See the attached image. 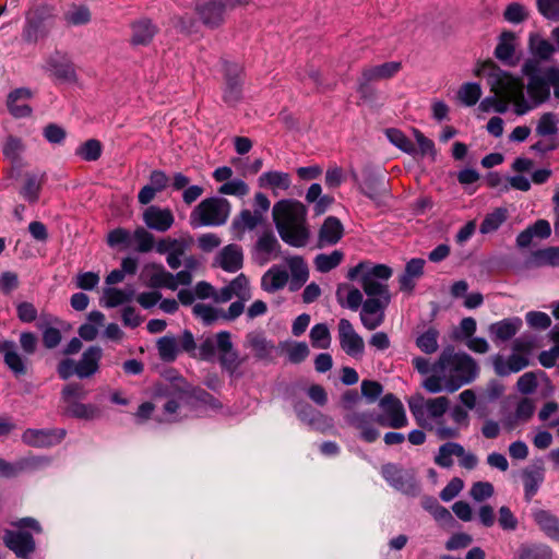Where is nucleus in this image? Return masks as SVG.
Masks as SVG:
<instances>
[{
	"mask_svg": "<svg viewBox=\"0 0 559 559\" xmlns=\"http://www.w3.org/2000/svg\"><path fill=\"white\" fill-rule=\"evenodd\" d=\"M477 370L478 366L473 357L447 348L432 365L431 374L424 381V386L431 393L440 392L442 389L454 392L473 381Z\"/></svg>",
	"mask_w": 559,
	"mask_h": 559,
	"instance_id": "f257e3e1",
	"label": "nucleus"
},
{
	"mask_svg": "<svg viewBox=\"0 0 559 559\" xmlns=\"http://www.w3.org/2000/svg\"><path fill=\"white\" fill-rule=\"evenodd\" d=\"M272 215L283 241L297 248L308 243L307 209L301 202L281 200L274 204Z\"/></svg>",
	"mask_w": 559,
	"mask_h": 559,
	"instance_id": "f03ea898",
	"label": "nucleus"
},
{
	"mask_svg": "<svg viewBox=\"0 0 559 559\" xmlns=\"http://www.w3.org/2000/svg\"><path fill=\"white\" fill-rule=\"evenodd\" d=\"M489 67L490 91L497 95L493 109L497 112H504L509 103H513L514 112L522 116L532 109V105L524 96V84L521 80L497 68L491 61L485 62L483 68Z\"/></svg>",
	"mask_w": 559,
	"mask_h": 559,
	"instance_id": "7ed1b4c3",
	"label": "nucleus"
},
{
	"mask_svg": "<svg viewBox=\"0 0 559 559\" xmlns=\"http://www.w3.org/2000/svg\"><path fill=\"white\" fill-rule=\"evenodd\" d=\"M393 271L385 264L359 263L348 272L350 280L360 276V285L368 297L391 296L386 281Z\"/></svg>",
	"mask_w": 559,
	"mask_h": 559,
	"instance_id": "20e7f679",
	"label": "nucleus"
},
{
	"mask_svg": "<svg viewBox=\"0 0 559 559\" xmlns=\"http://www.w3.org/2000/svg\"><path fill=\"white\" fill-rule=\"evenodd\" d=\"M230 203L222 198H209L201 201L192 211L190 221L194 227L219 226L227 222Z\"/></svg>",
	"mask_w": 559,
	"mask_h": 559,
	"instance_id": "39448f33",
	"label": "nucleus"
},
{
	"mask_svg": "<svg viewBox=\"0 0 559 559\" xmlns=\"http://www.w3.org/2000/svg\"><path fill=\"white\" fill-rule=\"evenodd\" d=\"M223 100L234 107L242 99V68L234 62L223 61Z\"/></svg>",
	"mask_w": 559,
	"mask_h": 559,
	"instance_id": "423d86ee",
	"label": "nucleus"
},
{
	"mask_svg": "<svg viewBox=\"0 0 559 559\" xmlns=\"http://www.w3.org/2000/svg\"><path fill=\"white\" fill-rule=\"evenodd\" d=\"M379 406L381 414L377 416V423L383 427L402 428L406 426L407 418L402 402L393 394L384 395Z\"/></svg>",
	"mask_w": 559,
	"mask_h": 559,
	"instance_id": "0eeeda50",
	"label": "nucleus"
},
{
	"mask_svg": "<svg viewBox=\"0 0 559 559\" xmlns=\"http://www.w3.org/2000/svg\"><path fill=\"white\" fill-rule=\"evenodd\" d=\"M391 301V296L385 297H368L364 301L360 311V321L362 325L373 331L379 328L385 318L384 311Z\"/></svg>",
	"mask_w": 559,
	"mask_h": 559,
	"instance_id": "6e6552de",
	"label": "nucleus"
},
{
	"mask_svg": "<svg viewBox=\"0 0 559 559\" xmlns=\"http://www.w3.org/2000/svg\"><path fill=\"white\" fill-rule=\"evenodd\" d=\"M338 340L341 348L352 357H361L365 350L362 337L355 331L353 324L347 319L338 321Z\"/></svg>",
	"mask_w": 559,
	"mask_h": 559,
	"instance_id": "1a4fd4ad",
	"label": "nucleus"
},
{
	"mask_svg": "<svg viewBox=\"0 0 559 559\" xmlns=\"http://www.w3.org/2000/svg\"><path fill=\"white\" fill-rule=\"evenodd\" d=\"M195 14L202 24L211 29L225 23V3L222 0H206L195 5Z\"/></svg>",
	"mask_w": 559,
	"mask_h": 559,
	"instance_id": "9d476101",
	"label": "nucleus"
},
{
	"mask_svg": "<svg viewBox=\"0 0 559 559\" xmlns=\"http://www.w3.org/2000/svg\"><path fill=\"white\" fill-rule=\"evenodd\" d=\"M142 219L147 228L159 233L167 231L175 223V216L171 210L157 205L147 206L143 211Z\"/></svg>",
	"mask_w": 559,
	"mask_h": 559,
	"instance_id": "9b49d317",
	"label": "nucleus"
},
{
	"mask_svg": "<svg viewBox=\"0 0 559 559\" xmlns=\"http://www.w3.org/2000/svg\"><path fill=\"white\" fill-rule=\"evenodd\" d=\"M63 429H32L22 433V441L35 448H45L58 444L64 438Z\"/></svg>",
	"mask_w": 559,
	"mask_h": 559,
	"instance_id": "f8f14e48",
	"label": "nucleus"
},
{
	"mask_svg": "<svg viewBox=\"0 0 559 559\" xmlns=\"http://www.w3.org/2000/svg\"><path fill=\"white\" fill-rule=\"evenodd\" d=\"M4 545L17 557L27 559L35 551V542L29 533L22 531H5Z\"/></svg>",
	"mask_w": 559,
	"mask_h": 559,
	"instance_id": "ddd939ff",
	"label": "nucleus"
},
{
	"mask_svg": "<svg viewBox=\"0 0 559 559\" xmlns=\"http://www.w3.org/2000/svg\"><path fill=\"white\" fill-rule=\"evenodd\" d=\"M346 423L360 431L361 438L367 442H373L379 437L377 429L372 427L377 417L371 413L349 412L345 415Z\"/></svg>",
	"mask_w": 559,
	"mask_h": 559,
	"instance_id": "4468645a",
	"label": "nucleus"
},
{
	"mask_svg": "<svg viewBox=\"0 0 559 559\" xmlns=\"http://www.w3.org/2000/svg\"><path fill=\"white\" fill-rule=\"evenodd\" d=\"M103 349L99 346H90L76 361V376L81 379L90 378L99 370Z\"/></svg>",
	"mask_w": 559,
	"mask_h": 559,
	"instance_id": "2eb2a0df",
	"label": "nucleus"
},
{
	"mask_svg": "<svg viewBox=\"0 0 559 559\" xmlns=\"http://www.w3.org/2000/svg\"><path fill=\"white\" fill-rule=\"evenodd\" d=\"M382 474L391 485L404 492H409L415 487V473L413 472L388 464L383 466Z\"/></svg>",
	"mask_w": 559,
	"mask_h": 559,
	"instance_id": "dca6fc26",
	"label": "nucleus"
},
{
	"mask_svg": "<svg viewBox=\"0 0 559 559\" xmlns=\"http://www.w3.org/2000/svg\"><path fill=\"white\" fill-rule=\"evenodd\" d=\"M166 395L174 396L179 400H189L192 396L204 402H210L212 400L211 395L203 391H197L179 374L170 378V385L167 389Z\"/></svg>",
	"mask_w": 559,
	"mask_h": 559,
	"instance_id": "f3484780",
	"label": "nucleus"
},
{
	"mask_svg": "<svg viewBox=\"0 0 559 559\" xmlns=\"http://www.w3.org/2000/svg\"><path fill=\"white\" fill-rule=\"evenodd\" d=\"M219 267L229 273H235L242 267L243 253L240 246L230 243L225 246L216 257Z\"/></svg>",
	"mask_w": 559,
	"mask_h": 559,
	"instance_id": "a211bd4d",
	"label": "nucleus"
},
{
	"mask_svg": "<svg viewBox=\"0 0 559 559\" xmlns=\"http://www.w3.org/2000/svg\"><path fill=\"white\" fill-rule=\"evenodd\" d=\"M344 228L341 221L334 216L324 219L319 229L318 247L323 248L337 243L343 237Z\"/></svg>",
	"mask_w": 559,
	"mask_h": 559,
	"instance_id": "6ab92c4d",
	"label": "nucleus"
},
{
	"mask_svg": "<svg viewBox=\"0 0 559 559\" xmlns=\"http://www.w3.org/2000/svg\"><path fill=\"white\" fill-rule=\"evenodd\" d=\"M528 365L530 358L515 352H512L507 359L500 355L493 358L495 371L500 377L508 376L510 372H519Z\"/></svg>",
	"mask_w": 559,
	"mask_h": 559,
	"instance_id": "aec40b11",
	"label": "nucleus"
},
{
	"mask_svg": "<svg viewBox=\"0 0 559 559\" xmlns=\"http://www.w3.org/2000/svg\"><path fill=\"white\" fill-rule=\"evenodd\" d=\"M258 183L260 188L269 189L274 194H277V191H286L292 186V178L288 173L270 170L263 173L259 179Z\"/></svg>",
	"mask_w": 559,
	"mask_h": 559,
	"instance_id": "412c9836",
	"label": "nucleus"
},
{
	"mask_svg": "<svg viewBox=\"0 0 559 559\" xmlns=\"http://www.w3.org/2000/svg\"><path fill=\"white\" fill-rule=\"evenodd\" d=\"M288 272L278 266L273 265L261 277V288L266 293H275L283 289L288 283Z\"/></svg>",
	"mask_w": 559,
	"mask_h": 559,
	"instance_id": "4be33fe9",
	"label": "nucleus"
},
{
	"mask_svg": "<svg viewBox=\"0 0 559 559\" xmlns=\"http://www.w3.org/2000/svg\"><path fill=\"white\" fill-rule=\"evenodd\" d=\"M48 71L61 82L73 83L76 73L73 63L64 57H52L48 61Z\"/></svg>",
	"mask_w": 559,
	"mask_h": 559,
	"instance_id": "5701e85b",
	"label": "nucleus"
},
{
	"mask_svg": "<svg viewBox=\"0 0 559 559\" xmlns=\"http://www.w3.org/2000/svg\"><path fill=\"white\" fill-rule=\"evenodd\" d=\"M32 96V93L27 88H17L13 92H11L8 96L7 105L9 111L15 117V118H22L27 117L31 115V107L25 103L27 99H29Z\"/></svg>",
	"mask_w": 559,
	"mask_h": 559,
	"instance_id": "b1692460",
	"label": "nucleus"
},
{
	"mask_svg": "<svg viewBox=\"0 0 559 559\" xmlns=\"http://www.w3.org/2000/svg\"><path fill=\"white\" fill-rule=\"evenodd\" d=\"M246 346L251 348L259 359H269L274 350V344L262 332H250L246 335Z\"/></svg>",
	"mask_w": 559,
	"mask_h": 559,
	"instance_id": "393cba45",
	"label": "nucleus"
},
{
	"mask_svg": "<svg viewBox=\"0 0 559 559\" xmlns=\"http://www.w3.org/2000/svg\"><path fill=\"white\" fill-rule=\"evenodd\" d=\"M0 353L3 355L4 364L15 374H24L26 367L21 355L16 352L11 341L0 340Z\"/></svg>",
	"mask_w": 559,
	"mask_h": 559,
	"instance_id": "a878e982",
	"label": "nucleus"
},
{
	"mask_svg": "<svg viewBox=\"0 0 559 559\" xmlns=\"http://www.w3.org/2000/svg\"><path fill=\"white\" fill-rule=\"evenodd\" d=\"M401 70V63L389 61L378 66L367 67L362 70L365 82L388 80Z\"/></svg>",
	"mask_w": 559,
	"mask_h": 559,
	"instance_id": "bb28decb",
	"label": "nucleus"
},
{
	"mask_svg": "<svg viewBox=\"0 0 559 559\" xmlns=\"http://www.w3.org/2000/svg\"><path fill=\"white\" fill-rule=\"evenodd\" d=\"M45 173H26L21 195L29 203L37 202L41 186L45 181Z\"/></svg>",
	"mask_w": 559,
	"mask_h": 559,
	"instance_id": "cd10ccee",
	"label": "nucleus"
},
{
	"mask_svg": "<svg viewBox=\"0 0 559 559\" xmlns=\"http://www.w3.org/2000/svg\"><path fill=\"white\" fill-rule=\"evenodd\" d=\"M255 251L261 259V263L276 258L280 252V243L274 234L271 231L263 233L257 241Z\"/></svg>",
	"mask_w": 559,
	"mask_h": 559,
	"instance_id": "c85d7f7f",
	"label": "nucleus"
},
{
	"mask_svg": "<svg viewBox=\"0 0 559 559\" xmlns=\"http://www.w3.org/2000/svg\"><path fill=\"white\" fill-rule=\"evenodd\" d=\"M145 272L150 274V285L152 287H165L171 290L176 289L175 275L167 272L163 265L152 263L145 266Z\"/></svg>",
	"mask_w": 559,
	"mask_h": 559,
	"instance_id": "c756f323",
	"label": "nucleus"
},
{
	"mask_svg": "<svg viewBox=\"0 0 559 559\" xmlns=\"http://www.w3.org/2000/svg\"><path fill=\"white\" fill-rule=\"evenodd\" d=\"M527 93L531 98L532 108L545 103L550 97V88L546 80L538 75L531 76L527 84Z\"/></svg>",
	"mask_w": 559,
	"mask_h": 559,
	"instance_id": "7c9ffc66",
	"label": "nucleus"
},
{
	"mask_svg": "<svg viewBox=\"0 0 559 559\" xmlns=\"http://www.w3.org/2000/svg\"><path fill=\"white\" fill-rule=\"evenodd\" d=\"M336 298L341 306L352 310H357L364 304L361 292L347 284H340L337 286Z\"/></svg>",
	"mask_w": 559,
	"mask_h": 559,
	"instance_id": "2f4dec72",
	"label": "nucleus"
},
{
	"mask_svg": "<svg viewBox=\"0 0 559 559\" xmlns=\"http://www.w3.org/2000/svg\"><path fill=\"white\" fill-rule=\"evenodd\" d=\"M287 265L292 275L290 289L296 290L307 282L309 276L308 266L300 257L287 259Z\"/></svg>",
	"mask_w": 559,
	"mask_h": 559,
	"instance_id": "473e14b6",
	"label": "nucleus"
},
{
	"mask_svg": "<svg viewBox=\"0 0 559 559\" xmlns=\"http://www.w3.org/2000/svg\"><path fill=\"white\" fill-rule=\"evenodd\" d=\"M262 212L255 210H242L233 221L231 227L237 234H242L246 229L252 230L262 222Z\"/></svg>",
	"mask_w": 559,
	"mask_h": 559,
	"instance_id": "72a5a7b5",
	"label": "nucleus"
},
{
	"mask_svg": "<svg viewBox=\"0 0 559 559\" xmlns=\"http://www.w3.org/2000/svg\"><path fill=\"white\" fill-rule=\"evenodd\" d=\"M527 265L532 267H540L544 265H559V247H549L546 249L532 252Z\"/></svg>",
	"mask_w": 559,
	"mask_h": 559,
	"instance_id": "f704fd0d",
	"label": "nucleus"
},
{
	"mask_svg": "<svg viewBox=\"0 0 559 559\" xmlns=\"http://www.w3.org/2000/svg\"><path fill=\"white\" fill-rule=\"evenodd\" d=\"M281 353L284 354L289 362L299 364L309 356V347L304 342L285 341L280 343Z\"/></svg>",
	"mask_w": 559,
	"mask_h": 559,
	"instance_id": "c9c22d12",
	"label": "nucleus"
},
{
	"mask_svg": "<svg viewBox=\"0 0 559 559\" xmlns=\"http://www.w3.org/2000/svg\"><path fill=\"white\" fill-rule=\"evenodd\" d=\"M156 27L148 20H141L132 25V43L147 45L155 36Z\"/></svg>",
	"mask_w": 559,
	"mask_h": 559,
	"instance_id": "e433bc0d",
	"label": "nucleus"
},
{
	"mask_svg": "<svg viewBox=\"0 0 559 559\" xmlns=\"http://www.w3.org/2000/svg\"><path fill=\"white\" fill-rule=\"evenodd\" d=\"M520 320H502L489 326V331L496 340L506 342L512 338L519 331Z\"/></svg>",
	"mask_w": 559,
	"mask_h": 559,
	"instance_id": "4c0bfd02",
	"label": "nucleus"
},
{
	"mask_svg": "<svg viewBox=\"0 0 559 559\" xmlns=\"http://www.w3.org/2000/svg\"><path fill=\"white\" fill-rule=\"evenodd\" d=\"M515 34L509 31L500 35L499 44L496 47L495 56L504 62H511L515 51Z\"/></svg>",
	"mask_w": 559,
	"mask_h": 559,
	"instance_id": "58836bf2",
	"label": "nucleus"
},
{
	"mask_svg": "<svg viewBox=\"0 0 559 559\" xmlns=\"http://www.w3.org/2000/svg\"><path fill=\"white\" fill-rule=\"evenodd\" d=\"M419 277V260L412 259L407 264L404 274L400 277V288L402 292L412 294L416 287Z\"/></svg>",
	"mask_w": 559,
	"mask_h": 559,
	"instance_id": "ea45409f",
	"label": "nucleus"
},
{
	"mask_svg": "<svg viewBox=\"0 0 559 559\" xmlns=\"http://www.w3.org/2000/svg\"><path fill=\"white\" fill-rule=\"evenodd\" d=\"M534 411L535 404L533 400L528 397L522 399L515 407L514 420H508L506 427L512 429L519 421L528 420L533 416Z\"/></svg>",
	"mask_w": 559,
	"mask_h": 559,
	"instance_id": "a19ab883",
	"label": "nucleus"
},
{
	"mask_svg": "<svg viewBox=\"0 0 559 559\" xmlns=\"http://www.w3.org/2000/svg\"><path fill=\"white\" fill-rule=\"evenodd\" d=\"M102 151V143L96 139H90L75 150V154L85 162H95L100 157Z\"/></svg>",
	"mask_w": 559,
	"mask_h": 559,
	"instance_id": "79ce46f5",
	"label": "nucleus"
},
{
	"mask_svg": "<svg viewBox=\"0 0 559 559\" xmlns=\"http://www.w3.org/2000/svg\"><path fill=\"white\" fill-rule=\"evenodd\" d=\"M343 259V252L340 250H334L329 254L321 253L317 255L314 259V265L319 272L326 273L340 265Z\"/></svg>",
	"mask_w": 559,
	"mask_h": 559,
	"instance_id": "37998d69",
	"label": "nucleus"
},
{
	"mask_svg": "<svg viewBox=\"0 0 559 559\" xmlns=\"http://www.w3.org/2000/svg\"><path fill=\"white\" fill-rule=\"evenodd\" d=\"M230 292L234 297L242 301H248L252 298V293L249 284L248 277L240 273L237 275L229 284Z\"/></svg>",
	"mask_w": 559,
	"mask_h": 559,
	"instance_id": "c03bdc74",
	"label": "nucleus"
},
{
	"mask_svg": "<svg viewBox=\"0 0 559 559\" xmlns=\"http://www.w3.org/2000/svg\"><path fill=\"white\" fill-rule=\"evenodd\" d=\"M132 240L135 243V250L141 253L150 252L155 245V237L144 227H138L132 234Z\"/></svg>",
	"mask_w": 559,
	"mask_h": 559,
	"instance_id": "a18cd8bd",
	"label": "nucleus"
},
{
	"mask_svg": "<svg viewBox=\"0 0 559 559\" xmlns=\"http://www.w3.org/2000/svg\"><path fill=\"white\" fill-rule=\"evenodd\" d=\"M157 349L162 360L174 361L178 355V342L174 336H164L157 341Z\"/></svg>",
	"mask_w": 559,
	"mask_h": 559,
	"instance_id": "49530a36",
	"label": "nucleus"
},
{
	"mask_svg": "<svg viewBox=\"0 0 559 559\" xmlns=\"http://www.w3.org/2000/svg\"><path fill=\"white\" fill-rule=\"evenodd\" d=\"M311 344L316 348L326 349L331 345V333L326 324L319 323L312 326L310 331Z\"/></svg>",
	"mask_w": 559,
	"mask_h": 559,
	"instance_id": "de8ad7c7",
	"label": "nucleus"
},
{
	"mask_svg": "<svg viewBox=\"0 0 559 559\" xmlns=\"http://www.w3.org/2000/svg\"><path fill=\"white\" fill-rule=\"evenodd\" d=\"M481 96V88L477 83H466L457 91V98L466 106L475 105Z\"/></svg>",
	"mask_w": 559,
	"mask_h": 559,
	"instance_id": "09e8293b",
	"label": "nucleus"
},
{
	"mask_svg": "<svg viewBox=\"0 0 559 559\" xmlns=\"http://www.w3.org/2000/svg\"><path fill=\"white\" fill-rule=\"evenodd\" d=\"M132 234L122 227L110 230L107 235V243L111 248L122 247L127 249L131 246Z\"/></svg>",
	"mask_w": 559,
	"mask_h": 559,
	"instance_id": "8fccbe9b",
	"label": "nucleus"
},
{
	"mask_svg": "<svg viewBox=\"0 0 559 559\" xmlns=\"http://www.w3.org/2000/svg\"><path fill=\"white\" fill-rule=\"evenodd\" d=\"M558 132L557 119L552 112H545L540 116L536 126V133L539 136L556 135Z\"/></svg>",
	"mask_w": 559,
	"mask_h": 559,
	"instance_id": "3c124183",
	"label": "nucleus"
},
{
	"mask_svg": "<svg viewBox=\"0 0 559 559\" xmlns=\"http://www.w3.org/2000/svg\"><path fill=\"white\" fill-rule=\"evenodd\" d=\"M507 218L506 209H497L488 214L480 225V233L488 234L496 230Z\"/></svg>",
	"mask_w": 559,
	"mask_h": 559,
	"instance_id": "603ef678",
	"label": "nucleus"
},
{
	"mask_svg": "<svg viewBox=\"0 0 559 559\" xmlns=\"http://www.w3.org/2000/svg\"><path fill=\"white\" fill-rule=\"evenodd\" d=\"M525 495L527 498L533 497L538 489L539 483L543 480V474L540 469H525L522 473Z\"/></svg>",
	"mask_w": 559,
	"mask_h": 559,
	"instance_id": "864d4df0",
	"label": "nucleus"
},
{
	"mask_svg": "<svg viewBox=\"0 0 559 559\" xmlns=\"http://www.w3.org/2000/svg\"><path fill=\"white\" fill-rule=\"evenodd\" d=\"M24 151V144L21 139L15 136H8L3 144L4 156L13 163L20 160V157Z\"/></svg>",
	"mask_w": 559,
	"mask_h": 559,
	"instance_id": "5fc2aeb1",
	"label": "nucleus"
},
{
	"mask_svg": "<svg viewBox=\"0 0 559 559\" xmlns=\"http://www.w3.org/2000/svg\"><path fill=\"white\" fill-rule=\"evenodd\" d=\"M66 20L72 25H83L90 22L91 12L85 5H72L66 12Z\"/></svg>",
	"mask_w": 559,
	"mask_h": 559,
	"instance_id": "6e6d98bb",
	"label": "nucleus"
},
{
	"mask_svg": "<svg viewBox=\"0 0 559 559\" xmlns=\"http://www.w3.org/2000/svg\"><path fill=\"white\" fill-rule=\"evenodd\" d=\"M218 193L224 195L245 197L249 193L248 185L241 179H234L223 183L218 188Z\"/></svg>",
	"mask_w": 559,
	"mask_h": 559,
	"instance_id": "4d7b16f0",
	"label": "nucleus"
},
{
	"mask_svg": "<svg viewBox=\"0 0 559 559\" xmlns=\"http://www.w3.org/2000/svg\"><path fill=\"white\" fill-rule=\"evenodd\" d=\"M450 401L445 396H439L436 399H429L425 402L426 411L429 417L439 418L449 408Z\"/></svg>",
	"mask_w": 559,
	"mask_h": 559,
	"instance_id": "13d9d810",
	"label": "nucleus"
},
{
	"mask_svg": "<svg viewBox=\"0 0 559 559\" xmlns=\"http://www.w3.org/2000/svg\"><path fill=\"white\" fill-rule=\"evenodd\" d=\"M245 358L240 357L237 350H231L219 355V364L230 374H234L243 364Z\"/></svg>",
	"mask_w": 559,
	"mask_h": 559,
	"instance_id": "bf43d9fd",
	"label": "nucleus"
},
{
	"mask_svg": "<svg viewBox=\"0 0 559 559\" xmlns=\"http://www.w3.org/2000/svg\"><path fill=\"white\" fill-rule=\"evenodd\" d=\"M192 310L193 313L206 324H211L221 319V309L210 305L197 304L193 306Z\"/></svg>",
	"mask_w": 559,
	"mask_h": 559,
	"instance_id": "052dcab7",
	"label": "nucleus"
},
{
	"mask_svg": "<svg viewBox=\"0 0 559 559\" xmlns=\"http://www.w3.org/2000/svg\"><path fill=\"white\" fill-rule=\"evenodd\" d=\"M132 298V293H126L124 290L117 288H107L104 290V302L108 308L117 307Z\"/></svg>",
	"mask_w": 559,
	"mask_h": 559,
	"instance_id": "680f3d73",
	"label": "nucleus"
},
{
	"mask_svg": "<svg viewBox=\"0 0 559 559\" xmlns=\"http://www.w3.org/2000/svg\"><path fill=\"white\" fill-rule=\"evenodd\" d=\"M68 412L74 417L83 419H93L98 415V409L91 404L71 403Z\"/></svg>",
	"mask_w": 559,
	"mask_h": 559,
	"instance_id": "e2e57ef3",
	"label": "nucleus"
},
{
	"mask_svg": "<svg viewBox=\"0 0 559 559\" xmlns=\"http://www.w3.org/2000/svg\"><path fill=\"white\" fill-rule=\"evenodd\" d=\"M439 331L435 326L428 328L421 334V350L427 354L436 353L439 348L438 337Z\"/></svg>",
	"mask_w": 559,
	"mask_h": 559,
	"instance_id": "0e129e2a",
	"label": "nucleus"
},
{
	"mask_svg": "<svg viewBox=\"0 0 559 559\" xmlns=\"http://www.w3.org/2000/svg\"><path fill=\"white\" fill-rule=\"evenodd\" d=\"M495 492L492 484L488 481H476L473 484L469 495L471 497L477 501L481 502L488 498H490Z\"/></svg>",
	"mask_w": 559,
	"mask_h": 559,
	"instance_id": "69168bd1",
	"label": "nucleus"
},
{
	"mask_svg": "<svg viewBox=\"0 0 559 559\" xmlns=\"http://www.w3.org/2000/svg\"><path fill=\"white\" fill-rule=\"evenodd\" d=\"M537 8L546 19L559 21V0H537Z\"/></svg>",
	"mask_w": 559,
	"mask_h": 559,
	"instance_id": "338daca9",
	"label": "nucleus"
},
{
	"mask_svg": "<svg viewBox=\"0 0 559 559\" xmlns=\"http://www.w3.org/2000/svg\"><path fill=\"white\" fill-rule=\"evenodd\" d=\"M526 321L532 329L546 330L551 324L550 317L540 311H531L526 314Z\"/></svg>",
	"mask_w": 559,
	"mask_h": 559,
	"instance_id": "774afa93",
	"label": "nucleus"
}]
</instances>
